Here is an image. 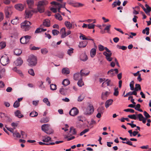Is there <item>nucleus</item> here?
Wrapping results in <instances>:
<instances>
[{
  "mask_svg": "<svg viewBox=\"0 0 151 151\" xmlns=\"http://www.w3.org/2000/svg\"><path fill=\"white\" fill-rule=\"evenodd\" d=\"M48 4V2L46 0L40 1H39L37 6L38 11L40 13L44 12L45 6Z\"/></svg>",
  "mask_w": 151,
  "mask_h": 151,
  "instance_id": "obj_1",
  "label": "nucleus"
},
{
  "mask_svg": "<svg viewBox=\"0 0 151 151\" xmlns=\"http://www.w3.org/2000/svg\"><path fill=\"white\" fill-rule=\"evenodd\" d=\"M27 61L29 66H35L37 64V59L34 55H31L29 56Z\"/></svg>",
  "mask_w": 151,
  "mask_h": 151,
  "instance_id": "obj_2",
  "label": "nucleus"
},
{
  "mask_svg": "<svg viewBox=\"0 0 151 151\" xmlns=\"http://www.w3.org/2000/svg\"><path fill=\"white\" fill-rule=\"evenodd\" d=\"M31 24L30 22L25 20L21 24V27L25 31H27L29 30Z\"/></svg>",
  "mask_w": 151,
  "mask_h": 151,
  "instance_id": "obj_3",
  "label": "nucleus"
},
{
  "mask_svg": "<svg viewBox=\"0 0 151 151\" xmlns=\"http://www.w3.org/2000/svg\"><path fill=\"white\" fill-rule=\"evenodd\" d=\"M93 107L91 105H90L84 109V113L86 115H91L93 113Z\"/></svg>",
  "mask_w": 151,
  "mask_h": 151,
  "instance_id": "obj_4",
  "label": "nucleus"
},
{
  "mask_svg": "<svg viewBox=\"0 0 151 151\" xmlns=\"http://www.w3.org/2000/svg\"><path fill=\"white\" fill-rule=\"evenodd\" d=\"M31 38V37L29 35L24 36L20 38V42L22 44H26L29 41Z\"/></svg>",
  "mask_w": 151,
  "mask_h": 151,
  "instance_id": "obj_5",
  "label": "nucleus"
},
{
  "mask_svg": "<svg viewBox=\"0 0 151 151\" xmlns=\"http://www.w3.org/2000/svg\"><path fill=\"white\" fill-rule=\"evenodd\" d=\"M12 6H7L5 9V14L6 17L7 18L9 17L12 13Z\"/></svg>",
  "mask_w": 151,
  "mask_h": 151,
  "instance_id": "obj_6",
  "label": "nucleus"
},
{
  "mask_svg": "<svg viewBox=\"0 0 151 151\" xmlns=\"http://www.w3.org/2000/svg\"><path fill=\"white\" fill-rule=\"evenodd\" d=\"M0 62L3 65H5L9 63V58L6 55L2 56Z\"/></svg>",
  "mask_w": 151,
  "mask_h": 151,
  "instance_id": "obj_7",
  "label": "nucleus"
},
{
  "mask_svg": "<svg viewBox=\"0 0 151 151\" xmlns=\"http://www.w3.org/2000/svg\"><path fill=\"white\" fill-rule=\"evenodd\" d=\"M32 10L27 9L25 12L24 16L26 19L30 18L32 16L33 14Z\"/></svg>",
  "mask_w": 151,
  "mask_h": 151,
  "instance_id": "obj_8",
  "label": "nucleus"
},
{
  "mask_svg": "<svg viewBox=\"0 0 151 151\" xmlns=\"http://www.w3.org/2000/svg\"><path fill=\"white\" fill-rule=\"evenodd\" d=\"M78 110L76 107L73 108L69 112V114L71 116H74L78 114Z\"/></svg>",
  "mask_w": 151,
  "mask_h": 151,
  "instance_id": "obj_9",
  "label": "nucleus"
},
{
  "mask_svg": "<svg viewBox=\"0 0 151 151\" xmlns=\"http://www.w3.org/2000/svg\"><path fill=\"white\" fill-rule=\"evenodd\" d=\"M15 8L19 11H22L24 8V5L21 4H16L15 5Z\"/></svg>",
  "mask_w": 151,
  "mask_h": 151,
  "instance_id": "obj_10",
  "label": "nucleus"
},
{
  "mask_svg": "<svg viewBox=\"0 0 151 151\" xmlns=\"http://www.w3.org/2000/svg\"><path fill=\"white\" fill-rule=\"evenodd\" d=\"M43 25L47 27H49L50 25V21L48 19L44 20L43 24L41 25L40 27H42Z\"/></svg>",
  "mask_w": 151,
  "mask_h": 151,
  "instance_id": "obj_11",
  "label": "nucleus"
},
{
  "mask_svg": "<svg viewBox=\"0 0 151 151\" xmlns=\"http://www.w3.org/2000/svg\"><path fill=\"white\" fill-rule=\"evenodd\" d=\"M23 62V61L22 59L20 58H19L14 62V63L16 66H19L21 65Z\"/></svg>",
  "mask_w": 151,
  "mask_h": 151,
  "instance_id": "obj_12",
  "label": "nucleus"
},
{
  "mask_svg": "<svg viewBox=\"0 0 151 151\" xmlns=\"http://www.w3.org/2000/svg\"><path fill=\"white\" fill-rule=\"evenodd\" d=\"M113 102V101L112 99H109L106 101L105 104L106 107V108H108L111 105Z\"/></svg>",
  "mask_w": 151,
  "mask_h": 151,
  "instance_id": "obj_13",
  "label": "nucleus"
},
{
  "mask_svg": "<svg viewBox=\"0 0 151 151\" xmlns=\"http://www.w3.org/2000/svg\"><path fill=\"white\" fill-rule=\"evenodd\" d=\"M62 73L65 75L68 74L70 73L69 69L67 68H63L62 70Z\"/></svg>",
  "mask_w": 151,
  "mask_h": 151,
  "instance_id": "obj_14",
  "label": "nucleus"
},
{
  "mask_svg": "<svg viewBox=\"0 0 151 151\" xmlns=\"http://www.w3.org/2000/svg\"><path fill=\"white\" fill-rule=\"evenodd\" d=\"M50 127V126L49 125L44 124L42 125L41 128L42 130L45 132Z\"/></svg>",
  "mask_w": 151,
  "mask_h": 151,
  "instance_id": "obj_15",
  "label": "nucleus"
},
{
  "mask_svg": "<svg viewBox=\"0 0 151 151\" xmlns=\"http://www.w3.org/2000/svg\"><path fill=\"white\" fill-rule=\"evenodd\" d=\"M27 2L29 8H32L34 5L33 0H27Z\"/></svg>",
  "mask_w": 151,
  "mask_h": 151,
  "instance_id": "obj_16",
  "label": "nucleus"
},
{
  "mask_svg": "<svg viewBox=\"0 0 151 151\" xmlns=\"http://www.w3.org/2000/svg\"><path fill=\"white\" fill-rule=\"evenodd\" d=\"M88 42L86 41H83L80 42L78 47L79 48L85 47L87 44Z\"/></svg>",
  "mask_w": 151,
  "mask_h": 151,
  "instance_id": "obj_17",
  "label": "nucleus"
},
{
  "mask_svg": "<svg viewBox=\"0 0 151 151\" xmlns=\"http://www.w3.org/2000/svg\"><path fill=\"white\" fill-rule=\"evenodd\" d=\"M13 70L16 72L17 73L19 74L20 76L22 77H24V75L22 73V72L19 70H18L16 67H15L13 68Z\"/></svg>",
  "mask_w": 151,
  "mask_h": 151,
  "instance_id": "obj_18",
  "label": "nucleus"
},
{
  "mask_svg": "<svg viewBox=\"0 0 151 151\" xmlns=\"http://www.w3.org/2000/svg\"><path fill=\"white\" fill-rule=\"evenodd\" d=\"M14 114L16 116L18 117L19 118L23 117L24 116L21 113L20 111L19 110H17L15 112Z\"/></svg>",
  "mask_w": 151,
  "mask_h": 151,
  "instance_id": "obj_19",
  "label": "nucleus"
},
{
  "mask_svg": "<svg viewBox=\"0 0 151 151\" xmlns=\"http://www.w3.org/2000/svg\"><path fill=\"white\" fill-rule=\"evenodd\" d=\"M81 76L80 74L79 73H75L74 75V79L76 81L79 80L80 79H81Z\"/></svg>",
  "mask_w": 151,
  "mask_h": 151,
  "instance_id": "obj_20",
  "label": "nucleus"
},
{
  "mask_svg": "<svg viewBox=\"0 0 151 151\" xmlns=\"http://www.w3.org/2000/svg\"><path fill=\"white\" fill-rule=\"evenodd\" d=\"M96 53V50L95 48H93L90 51V55L92 58H93L95 55Z\"/></svg>",
  "mask_w": 151,
  "mask_h": 151,
  "instance_id": "obj_21",
  "label": "nucleus"
},
{
  "mask_svg": "<svg viewBox=\"0 0 151 151\" xmlns=\"http://www.w3.org/2000/svg\"><path fill=\"white\" fill-rule=\"evenodd\" d=\"M65 24L69 29H71L72 27V24L68 21H65Z\"/></svg>",
  "mask_w": 151,
  "mask_h": 151,
  "instance_id": "obj_22",
  "label": "nucleus"
},
{
  "mask_svg": "<svg viewBox=\"0 0 151 151\" xmlns=\"http://www.w3.org/2000/svg\"><path fill=\"white\" fill-rule=\"evenodd\" d=\"M70 83L69 81L67 79H64L62 82V84L64 86H66Z\"/></svg>",
  "mask_w": 151,
  "mask_h": 151,
  "instance_id": "obj_23",
  "label": "nucleus"
},
{
  "mask_svg": "<svg viewBox=\"0 0 151 151\" xmlns=\"http://www.w3.org/2000/svg\"><path fill=\"white\" fill-rule=\"evenodd\" d=\"M85 97V95L83 93L81 94L78 97L77 100L78 101V102L82 101L84 99Z\"/></svg>",
  "mask_w": 151,
  "mask_h": 151,
  "instance_id": "obj_24",
  "label": "nucleus"
},
{
  "mask_svg": "<svg viewBox=\"0 0 151 151\" xmlns=\"http://www.w3.org/2000/svg\"><path fill=\"white\" fill-rule=\"evenodd\" d=\"M65 4L64 3L63 5H60V4L57 6L56 7L57 9H58V12L61 13V12L60 11V9L61 8H65Z\"/></svg>",
  "mask_w": 151,
  "mask_h": 151,
  "instance_id": "obj_25",
  "label": "nucleus"
},
{
  "mask_svg": "<svg viewBox=\"0 0 151 151\" xmlns=\"http://www.w3.org/2000/svg\"><path fill=\"white\" fill-rule=\"evenodd\" d=\"M38 115V113L35 111H32L29 114V116L31 117H36Z\"/></svg>",
  "mask_w": 151,
  "mask_h": 151,
  "instance_id": "obj_26",
  "label": "nucleus"
},
{
  "mask_svg": "<svg viewBox=\"0 0 151 151\" xmlns=\"http://www.w3.org/2000/svg\"><path fill=\"white\" fill-rule=\"evenodd\" d=\"M107 84V86H111L113 85V83L111 80L107 79L105 81Z\"/></svg>",
  "mask_w": 151,
  "mask_h": 151,
  "instance_id": "obj_27",
  "label": "nucleus"
},
{
  "mask_svg": "<svg viewBox=\"0 0 151 151\" xmlns=\"http://www.w3.org/2000/svg\"><path fill=\"white\" fill-rule=\"evenodd\" d=\"M14 54L17 56L19 55L22 52V51L19 49H16L14 51Z\"/></svg>",
  "mask_w": 151,
  "mask_h": 151,
  "instance_id": "obj_28",
  "label": "nucleus"
},
{
  "mask_svg": "<svg viewBox=\"0 0 151 151\" xmlns=\"http://www.w3.org/2000/svg\"><path fill=\"white\" fill-rule=\"evenodd\" d=\"M149 27H147L145 29L143 30L142 32L143 34H145V33L146 31V35H148L149 34Z\"/></svg>",
  "mask_w": 151,
  "mask_h": 151,
  "instance_id": "obj_29",
  "label": "nucleus"
},
{
  "mask_svg": "<svg viewBox=\"0 0 151 151\" xmlns=\"http://www.w3.org/2000/svg\"><path fill=\"white\" fill-rule=\"evenodd\" d=\"M41 53L44 55L46 54L48 52V50L46 48H43L41 50Z\"/></svg>",
  "mask_w": 151,
  "mask_h": 151,
  "instance_id": "obj_30",
  "label": "nucleus"
},
{
  "mask_svg": "<svg viewBox=\"0 0 151 151\" xmlns=\"http://www.w3.org/2000/svg\"><path fill=\"white\" fill-rule=\"evenodd\" d=\"M43 101L48 106H50V104L48 101V99L47 98H44L43 100Z\"/></svg>",
  "mask_w": 151,
  "mask_h": 151,
  "instance_id": "obj_31",
  "label": "nucleus"
},
{
  "mask_svg": "<svg viewBox=\"0 0 151 151\" xmlns=\"http://www.w3.org/2000/svg\"><path fill=\"white\" fill-rule=\"evenodd\" d=\"M79 87H82L84 85V83L82 81V78H81V79H79L77 83Z\"/></svg>",
  "mask_w": 151,
  "mask_h": 151,
  "instance_id": "obj_32",
  "label": "nucleus"
},
{
  "mask_svg": "<svg viewBox=\"0 0 151 151\" xmlns=\"http://www.w3.org/2000/svg\"><path fill=\"white\" fill-rule=\"evenodd\" d=\"M51 138L50 137H44V138L43 137V138L42 139V141L43 142H48L49 141H51Z\"/></svg>",
  "mask_w": 151,
  "mask_h": 151,
  "instance_id": "obj_33",
  "label": "nucleus"
},
{
  "mask_svg": "<svg viewBox=\"0 0 151 151\" xmlns=\"http://www.w3.org/2000/svg\"><path fill=\"white\" fill-rule=\"evenodd\" d=\"M70 132L72 134L74 135L76 134V129L73 127H71L70 128Z\"/></svg>",
  "mask_w": 151,
  "mask_h": 151,
  "instance_id": "obj_34",
  "label": "nucleus"
},
{
  "mask_svg": "<svg viewBox=\"0 0 151 151\" xmlns=\"http://www.w3.org/2000/svg\"><path fill=\"white\" fill-rule=\"evenodd\" d=\"M67 90V89H65L63 88H61L60 89L59 92L61 94L64 95L65 94L66 90Z\"/></svg>",
  "mask_w": 151,
  "mask_h": 151,
  "instance_id": "obj_35",
  "label": "nucleus"
},
{
  "mask_svg": "<svg viewBox=\"0 0 151 151\" xmlns=\"http://www.w3.org/2000/svg\"><path fill=\"white\" fill-rule=\"evenodd\" d=\"M55 16L56 18L59 20H62L63 19L61 15L59 13H57L55 14Z\"/></svg>",
  "mask_w": 151,
  "mask_h": 151,
  "instance_id": "obj_36",
  "label": "nucleus"
},
{
  "mask_svg": "<svg viewBox=\"0 0 151 151\" xmlns=\"http://www.w3.org/2000/svg\"><path fill=\"white\" fill-rule=\"evenodd\" d=\"M118 88H114V93L113 94L114 96H117L119 93V92L118 91Z\"/></svg>",
  "mask_w": 151,
  "mask_h": 151,
  "instance_id": "obj_37",
  "label": "nucleus"
},
{
  "mask_svg": "<svg viewBox=\"0 0 151 151\" xmlns=\"http://www.w3.org/2000/svg\"><path fill=\"white\" fill-rule=\"evenodd\" d=\"M134 82L133 81H132L130 83L129 86L130 89L131 91H133L134 90Z\"/></svg>",
  "mask_w": 151,
  "mask_h": 151,
  "instance_id": "obj_38",
  "label": "nucleus"
},
{
  "mask_svg": "<svg viewBox=\"0 0 151 151\" xmlns=\"http://www.w3.org/2000/svg\"><path fill=\"white\" fill-rule=\"evenodd\" d=\"M6 46V43L5 42H2L0 43V49L4 48Z\"/></svg>",
  "mask_w": 151,
  "mask_h": 151,
  "instance_id": "obj_39",
  "label": "nucleus"
},
{
  "mask_svg": "<svg viewBox=\"0 0 151 151\" xmlns=\"http://www.w3.org/2000/svg\"><path fill=\"white\" fill-rule=\"evenodd\" d=\"M141 88L140 85L139 84H135V88H134V90L138 91V90H141Z\"/></svg>",
  "mask_w": 151,
  "mask_h": 151,
  "instance_id": "obj_40",
  "label": "nucleus"
},
{
  "mask_svg": "<svg viewBox=\"0 0 151 151\" xmlns=\"http://www.w3.org/2000/svg\"><path fill=\"white\" fill-rule=\"evenodd\" d=\"M104 107L103 106L99 107L97 110L98 112L103 114L104 112Z\"/></svg>",
  "mask_w": 151,
  "mask_h": 151,
  "instance_id": "obj_41",
  "label": "nucleus"
},
{
  "mask_svg": "<svg viewBox=\"0 0 151 151\" xmlns=\"http://www.w3.org/2000/svg\"><path fill=\"white\" fill-rule=\"evenodd\" d=\"M74 49L73 48H70V49H69L67 51V53L68 54L71 56L72 54L73 53Z\"/></svg>",
  "mask_w": 151,
  "mask_h": 151,
  "instance_id": "obj_42",
  "label": "nucleus"
},
{
  "mask_svg": "<svg viewBox=\"0 0 151 151\" xmlns=\"http://www.w3.org/2000/svg\"><path fill=\"white\" fill-rule=\"evenodd\" d=\"M53 130L50 128V127L47 130L46 132H45V133L47 134H50L52 133H53Z\"/></svg>",
  "mask_w": 151,
  "mask_h": 151,
  "instance_id": "obj_43",
  "label": "nucleus"
},
{
  "mask_svg": "<svg viewBox=\"0 0 151 151\" xmlns=\"http://www.w3.org/2000/svg\"><path fill=\"white\" fill-rule=\"evenodd\" d=\"M50 89L52 90L53 91L56 90L57 88L56 85L55 84H52L50 85Z\"/></svg>",
  "mask_w": 151,
  "mask_h": 151,
  "instance_id": "obj_44",
  "label": "nucleus"
},
{
  "mask_svg": "<svg viewBox=\"0 0 151 151\" xmlns=\"http://www.w3.org/2000/svg\"><path fill=\"white\" fill-rule=\"evenodd\" d=\"M20 105V103L19 101L17 100L13 104V106L14 108H17Z\"/></svg>",
  "mask_w": 151,
  "mask_h": 151,
  "instance_id": "obj_45",
  "label": "nucleus"
},
{
  "mask_svg": "<svg viewBox=\"0 0 151 151\" xmlns=\"http://www.w3.org/2000/svg\"><path fill=\"white\" fill-rule=\"evenodd\" d=\"M13 135L14 137L16 136L17 138H20L21 137V136L20 133L16 131L14 133H13Z\"/></svg>",
  "mask_w": 151,
  "mask_h": 151,
  "instance_id": "obj_46",
  "label": "nucleus"
},
{
  "mask_svg": "<svg viewBox=\"0 0 151 151\" xmlns=\"http://www.w3.org/2000/svg\"><path fill=\"white\" fill-rule=\"evenodd\" d=\"M59 32V31L56 29H53L52 31V33L53 35H58Z\"/></svg>",
  "mask_w": 151,
  "mask_h": 151,
  "instance_id": "obj_47",
  "label": "nucleus"
},
{
  "mask_svg": "<svg viewBox=\"0 0 151 151\" xmlns=\"http://www.w3.org/2000/svg\"><path fill=\"white\" fill-rule=\"evenodd\" d=\"M41 121L43 123H46L49 121V119L47 117L43 118L42 119Z\"/></svg>",
  "mask_w": 151,
  "mask_h": 151,
  "instance_id": "obj_48",
  "label": "nucleus"
},
{
  "mask_svg": "<svg viewBox=\"0 0 151 151\" xmlns=\"http://www.w3.org/2000/svg\"><path fill=\"white\" fill-rule=\"evenodd\" d=\"M105 47L101 45H98L99 50L100 51H103L105 49Z\"/></svg>",
  "mask_w": 151,
  "mask_h": 151,
  "instance_id": "obj_49",
  "label": "nucleus"
},
{
  "mask_svg": "<svg viewBox=\"0 0 151 151\" xmlns=\"http://www.w3.org/2000/svg\"><path fill=\"white\" fill-rule=\"evenodd\" d=\"M95 25L93 24V23L89 24H88V28L89 29H94Z\"/></svg>",
  "mask_w": 151,
  "mask_h": 151,
  "instance_id": "obj_50",
  "label": "nucleus"
},
{
  "mask_svg": "<svg viewBox=\"0 0 151 151\" xmlns=\"http://www.w3.org/2000/svg\"><path fill=\"white\" fill-rule=\"evenodd\" d=\"M128 117L130 119L136 120L137 119V117H136V115L133 114L132 115H129Z\"/></svg>",
  "mask_w": 151,
  "mask_h": 151,
  "instance_id": "obj_51",
  "label": "nucleus"
},
{
  "mask_svg": "<svg viewBox=\"0 0 151 151\" xmlns=\"http://www.w3.org/2000/svg\"><path fill=\"white\" fill-rule=\"evenodd\" d=\"M127 142L122 141V142L123 144H126L129 145H132V143L129 139Z\"/></svg>",
  "mask_w": 151,
  "mask_h": 151,
  "instance_id": "obj_52",
  "label": "nucleus"
},
{
  "mask_svg": "<svg viewBox=\"0 0 151 151\" xmlns=\"http://www.w3.org/2000/svg\"><path fill=\"white\" fill-rule=\"evenodd\" d=\"M28 73L31 75L32 76H34L35 74L34 72V70L32 69H30L28 71Z\"/></svg>",
  "mask_w": 151,
  "mask_h": 151,
  "instance_id": "obj_53",
  "label": "nucleus"
},
{
  "mask_svg": "<svg viewBox=\"0 0 151 151\" xmlns=\"http://www.w3.org/2000/svg\"><path fill=\"white\" fill-rule=\"evenodd\" d=\"M89 129H85L83 131L81 132V133H80V135H83V134H85L86 132H88L89 131Z\"/></svg>",
  "mask_w": 151,
  "mask_h": 151,
  "instance_id": "obj_54",
  "label": "nucleus"
},
{
  "mask_svg": "<svg viewBox=\"0 0 151 151\" xmlns=\"http://www.w3.org/2000/svg\"><path fill=\"white\" fill-rule=\"evenodd\" d=\"M124 111L126 112H130L132 113H134V110L132 109H128L124 110Z\"/></svg>",
  "mask_w": 151,
  "mask_h": 151,
  "instance_id": "obj_55",
  "label": "nucleus"
},
{
  "mask_svg": "<svg viewBox=\"0 0 151 151\" xmlns=\"http://www.w3.org/2000/svg\"><path fill=\"white\" fill-rule=\"evenodd\" d=\"M111 27V25L109 24L106 26L104 29V30L107 31V32L109 33V31L110 30V28Z\"/></svg>",
  "mask_w": 151,
  "mask_h": 151,
  "instance_id": "obj_56",
  "label": "nucleus"
},
{
  "mask_svg": "<svg viewBox=\"0 0 151 151\" xmlns=\"http://www.w3.org/2000/svg\"><path fill=\"white\" fill-rule=\"evenodd\" d=\"M144 115L146 117V119L150 117V115L146 111H144Z\"/></svg>",
  "mask_w": 151,
  "mask_h": 151,
  "instance_id": "obj_57",
  "label": "nucleus"
},
{
  "mask_svg": "<svg viewBox=\"0 0 151 151\" xmlns=\"http://www.w3.org/2000/svg\"><path fill=\"white\" fill-rule=\"evenodd\" d=\"M137 115L138 116L139 120L140 121H142V119H143L144 118L142 115L141 114H139Z\"/></svg>",
  "mask_w": 151,
  "mask_h": 151,
  "instance_id": "obj_58",
  "label": "nucleus"
},
{
  "mask_svg": "<svg viewBox=\"0 0 151 151\" xmlns=\"http://www.w3.org/2000/svg\"><path fill=\"white\" fill-rule=\"evenodd\" d=\"M39 83H40V85H39L40 88L43 89V88H45V86H43V82L42 81H40L39 82Z\"/></svg>",
  "mask_w": 151,
  "mask_h": 151,
  "instance_id": "obj_59",
  "label": "nucleus"
},
{
  "mask_svg": "<svg viewBox=\"0 0 151 151\" xmlns=\"http://www.w3.org/2000/svg\"><path fill=\"white\" fill-rule=\"evenodd\" d=\"M17 18L16 19H14L12 20L11 21V23L13 24H16L18 23V20Z\"/></svg>",
  "mask_w": 151,
  "mask_h": 151,
  "instance_id": "obj_60",
  "label": "nucleus"
},
{
  "mask_svg": "<svg viewBox=\"0 0 151 151\" xmlns=\"http://www.w3.org/2000/svg\"><path fill=\"white\" fill-rule=\"evenodd\" d=\"M39 102V100L33 101H32V104L35 106H37Z\"/></svg>",
  "mask_w": 151,
  "mask_h": 151,
  "instance_id": "obj_61",
  "label": "nucleus"
},
{
  "mask_svg": "<svg viewBox=\"0 0 151 151\" xmlns=\"http://www.w3.org/2000/svg\"><path fill=\"white\" fill-rule=\"evenodd\" d=\"M50 4H52L55 5V7L60 4L58 3V2H56L55 1H53L51 2Z\"/></svg>",
  "mask_w": 151,
  "mask_h": 151,
  "instance_id": "obj_62",
  "label": "nucleus"
},
{
  "mask_svg": "<svg viewBox=\"0 0 151 151\" xmlns=\"http://www.w3.org/2000/svg\"><path fill=\"white\" fill-rule=\"evenodd\" d=\"M67 2L68 4L72 5V6H73L74 4V1L72 0H68L67 1Z\"/></svg>",
  "mask_w": 151,
  "mask_h": 151,
  "instance_id": "obj_63",
  "label": "nucleus"
},
{
  "mask_svg": "<svg viewBox=\"0 0 151 151\" xmlns=\"http://www.w3.org/2000/svg\"><path fill=\"white\" fill-rule=\"evenodd\" d=\"M81 34V35L80 36V38L81 39H82L83 40H86V39H87V37H85V35Z\"/></svg>",
  "mask_w": 151,
  "mask_h": 151,
  "instance_id": "obj_64",
  "label": "nucleus"
}]
</instances>
